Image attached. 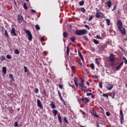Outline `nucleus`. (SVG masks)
<instances>
[{"mask_svg": "<svg viewBox=\"0 0 127 127\" xmlns=\"http://www.w3.org/2000/svg\"><path fill=\"white\" fill-rule=\"evenodd\" d=\"M117 26L118 30L120 31L122 35H126V34H127V32L126 31V29L123 27L122 20L119 19L117 21Z\"/></svg>", "mask_w": 127, "mask_h": 127, "instance_id": "obj_1", "label": "nucleus"}, {"mask_svg": "<svg viewBox=\"0 0 127 127\" xmlns=\"http://www.w3.org/2000/svg\"><path fill=\"white\" fill-rule=\"evenodd\" d=\"M75 33L76 35H85L88 33V31L86 29L78 30L75 31Z\"/></svg>", "mask_w": 127, "mask_h": 127, "instance_id": "obj_2", "label": "nucleus"}, {"mask_svg": "<svg viewBox=\"0 0 127 127\" xmlns=\"http://www.w3.org/2000/svg\"><path fill=\"white\" fill-rule=\"evenodd\" d=\"M96 12L95 13V16L97 18H100V17H104V13H103L100 10L97 8L96 9Z\"/></svg>", "mask_w": 127, "mask_h": 127, "instance_id": "obj_3", "label": "nucleus"}, {"mask_svg": "<svg viewBox=\"0 0 127 127\" xmlns=\"http://www.w3.org/2000/svg\"><path fill=\"white\" fill-rule=\"evenodd\" d=\"M25 32L26 33L28 36V40H29V41H32V34H31V32H30L29 30H25Z\"/></svg>", "mask_w": 127, "mask_h": 127, "instance_id": "obj_4", "label": "nucleus"}, {"mask_svg": "<svg viewBox=\"0 0 127 127\" xmlns=\"http://www.w3.org/2000/svg\"><path fill=\"white\" fill-rule=\"evenodd\" d=\"M79 86L80 87V89L82 91H86V89H84V87L85 85L84 84V80L83 79H81L80 82L79 83Z\"/></svg>", "mask_w": 127, "mask_h": 127, "instance_id": "obj_5", "label": "nucleus"}, {"mask_svg": "<svg viewBox=\"0 0 127 127\" xmlns=\"http://www.w3.org/2000/svg\"><path fill=\"white\" fill-rule=\"evenodd\" d=\"M90 112L91 113V115L95 117L96 118H98V119H101V117L99 116V115H97V112L95 110L91 109L90 110Z\"/></svg>", "mask_w": 127, "mask_h": 127, "instance_id": "obj_6", "label": "nucleus"}, {"mask_svg": "<svg viewBox=\"0 0 127 127\" xmlns=\"http://www.w3.org/2000/svg\"><path fill=\"white\" fill-rule=\"evenodd\" d=\"M23 16L21 15V14H19L18 15L17 21H18L19 23H21L22 21H23Z\"/></svg>", "mask_w": 127, "mask_h": 127, "instance_id": "obj_7", "label": "nucleus"}, {"mask_svg": "<svg viewBox=\"0 0 127 127\" xmlns=\"http://www.w3.org/2000/svg\"><path fill=\"white\" fill-rule=\"evenodd\" d=\"M106 47H107V45L103 44H101L99 46L98 51H103V50H104V49H105V48H106Z\"/></svg>", "mask_w": 127, "mask_h": 127, "instance_id": "obj_8", "label": "nucleus"}, {"mask_svg": "<svg viewBox=\"0 0 127 127\" xmlns=\"http://www.w3.org/2000/svg\"><path fill=\"white\" fill-rule=\"evenodd\" d=\"M115 59H116L115 58V55L111 54L109 57V61H110V62H114V61H115Z\"/></svg>", "mask_w": 127, "mask_h": 127, "instance_id": "obj_9", "label": "nucleus"}, {"mask_svg": "<svg viewBox=\"0 0 127 127\" xmlns=\"http://www.w3.org/2000/svg\"><path fill=\"white\" fill-rule=\"evenodd\" d=\"M73 81L74 83V85H75V87L76 88H78V86H79V84H78V78L76 77H74L73 79Z\"/></svg>", "mask_w": 127, "mask_h": 127, "instance_id": "obj_10", "label": "nucleus"}, {"mask_svg": "<svg viewBox=\"0 0 127 127\" xmlns=\"http://www.w3.org/2000/svg\"><path fill=\"white\" fill-rule=\"evenodd\" d=\"M37 106L40 108V109H43V106H42V104H41V102L40 101V100L37 99Z\"/></svg>", "mask_w": 127, "mask_h": 127, "instance_id": "obj_11", "label": "nucleus"}, {"mask_svg": "<svg viewBox=\"0 0 127 127\" xmlns=\"http://www.w3.org/2000/svg\"><path fill=\"white\" fill-rule=\"evenodd\" d=\"M114 85H113V84H107V86H106V89H107V90H111L112 88H113Z\"/></svg>", "mask_w": 127, "mask_h": 127, "instance_id": "obj_12", "label": "nucleus"}, {"mask_svg": "<svg viewBox=\"0 0 127 127\" xmlns=\"http://www.w3.org/2000/svg\"><path fill=\"white\" fill-rule=\"evenodd\" d=\"M11 34H13V36H17L16 33H15V28H11Z\"/></svg>", "mask_w": 127, "mask_h": 127, "instance_id": "obj_13", "label": "nucleus"}, {"mask_svg": "<svg viewBox=\"0 0 127 127\" xmlns=\"http://www.w3.org/2000/svg\"><path fill=\"white\" fill-rule=\"evenodd\" d=\"M82 101L83 103H84V104H88L89 103V98L85 97L84 98H82Z\"/></svg>", "mask_w": 127, "mask_h": 127, "instance_id": "obj_14", "label": "nucleus"}, {"mask_svg": "<svg viewBox=\"0 0 127 127\" xmlns=\"http://www.w3.org/2000/svg\"><path fill=\"white\" fill-rule=\"evenodd\" d=\"M123 66H124V62H122L121 63H120L119 64V65L116 67V70H119L121 69V68H122V67H123Z\"/></svg>", "mask_w": 127, "mask_h": 127, "instance_id": "obj_15", "label": "nucleus"}, {"mask_svg": "<svg viewBox=\"0 0 127 127\" xmlns=\"http://www.w3.org/2000/svg\"><path fill=\"white\" fill-rule=\"evenodd\" d=\"M109 96L112 97V99H115V96H116V92L115 91H112L109 93Z\"/></svg>", "mask_w": 127, "mask_h": 127, "instance_id": "obj_16", "label": "nucleus"}, {"mask_svg": "<svg viewBox=\"0 0 127 127\" xmlns=\"http://www.w3.org/2000/svg\"><path fill=\"white\" fill-rule=\"evenodd\" d=\"M78 56L81 59L82 61H84V58H83V56H82V53L80 50H78Z\"/></svg>", "mask_w": 127, "mask_h": 127, "instance_id": "obj_17", "label": "nucleus"}, {"mask_svg": "<svg viewBox=\"0 0 127 127\" xmlns=\"http://www.w3.org/2000/svg\"><path fill=\"white\" fill-rule=\"evenodd\" d=\"M78 10L79 11H81V12H83V13H85V12H86V9H85V8L84 7L79 8Z\"/></svg>", "mask_w": 127, "mask_h": 127, "instance_id": "obj_18", "label": "nucleus"}, {"mask_svg": "<svg viewBox=\"0 0 127 127\" xmlns=\"http://www.w3.org/2000/svg\"><path fill=\"white\" fill-rule=\"evenodd\" d=\"M2 72L3 73V74L5 75V74H6V67L3 66L2 68Z\"/></svg>", "mask_w": 127, "mask_h": 127, "instance_id": "obj_19", "label": "nucleus"}, {"mask_svg": "<svg viewBox=\"0 0 127 127\" xmlns=\"http://www.w3.org/2000/svg\"><path fill=\"white\" fill-rule=\"evenodd\" d=\"M107 6L109 8H110V7L112 6V1L111 0H108L107 2Z\"/></svg>", "mask_w": 127, "mask_h": 127, "instance_id": "obj_20", "label": "nucleus"}, {"mask_svg": "<svg viewBox=\"0 0 127 127\" xmlns=\"http://www.w3.org/2000/svg\"><path fill=\"white\" fill-rule=\"evenodd\" d=\"M58 120H59L60 124H62V118L61 117V115L58 114Z\"/></svg>", "mask_w": 127, "mask_h": 127, "instance_id": "obj_21", "label": "nucleus"}, {"mask_svg": "<svg viewBox=\"0 0 127 127\" xmlns=\"http://www.w3.org/2000/svg\"><path fill=\"white\" fill-rule=\"evenodd\" d=\"M50 106L52 109H55V108H56V106L54 105V103H53V101H51V103Z\"/></svg>", "mask_w": 127, "mask_h": 127, "instance_id": "obj_22", "label": "nucleus"}, {"mask_svg": "<svg viewBox=\"0 0 127 127\" xmlns=\"http://www.w3.org/2000/svg\"><path fill=\"white\" fill-rule=\"evenodd\" d=\"M53 114H54V116H56L57 114H58V111L56 109L53 110Z\"/></svg>", "mask_w": 127, "mask_h": 127, "instance_id": "obj_23", "label": "nucleus"}, {"mask_svg": "<svg viewBox=\"0 0 127 127\" xmlns=\"http://www.w3.org/2000/svg\"><path fill=\"white\" fill-rule=\"evenodd\" d=\"M9 78L10 79L11 82L12 81H14V78H13V75H12V74H10L9 75Z\"/></svg>", "mask_w": 127, "mask_h": 127, "instance_id": "obj_24", "label": "nucleus"}, {"mask_svg": "<svg viewBox=\"0 0 127 127\" xmlns=\"http://www.w3.org/2000/svg\"><path fill=\"white\" fill-rule=\"evenodd\" d=\"M70 53V49L69 48V47H67L66 48V55L67 56H69V54Z\"/></svg>", "mask_w": 127, "mask_h": 127, "instance_id": "obj_25", "label": "nucleus"}, {"mask_svg": "<svg viewBox=\"0 0 127 127\" xmlns=\"http://www.w3.org/2000/svg\"><path fill=\"white\" fill-rule=\"evenodd\" d=\"M23 8H24V9H25V10H27V9H28V7L26 5V3H23Z\"/></svg>", "mask_w": 127, "mask_h": 127, "instance_id": "obj_26", "label": "nucleus"}, {"mask_svg": "<svg viewBox=\"0 0 127 127\" xmlns=\"http://www.w3.org/2000/svg\"><path fill=\"white\" fill-rule=\"evenodd\" d=\"M120 123L121 125H123L125 123V120L124 119V117L121 118Z\"/></svg>", "mask_w": 127, "mask_h": 127, "instance_id": "obj_27", "label": "nucleus"}, {"mask_svg": "<svg viewBox=\"0 0 127 127\" xmlns=\"http://www.w3.org/2000/svg\"><path fill=\"white\" fill-rule=\"evenodd\" d=\"M63 36L64 37V38H66V37H67V36H68V33L67 32H64Z\"/></svg>", "mask_w": 127, "mask_h": 127, "instance_id": "obj_28", "label": "nucleus"}, {"mask_svg": "<svg viewBox=\"0 0 127 127\" xmlns=\"http://www.w3.org/2000/svg\"><path fill=\"white\" fill-rule=\"evenodd\" d=\"M4 35L6 37H9V36H8V33L7 32V31L6 30H4Z\"/></svg>", "mask_w": 127, "mask_h": 127, "instance_id": "obj_29", "label": "nucleus"}, {"mask_svg": "<svg viewBox=\"0 0 127 127\" xmlns=\"http://www.w3.org/2000/svg\"><path fill=\"white\" fill-rule=\"evenodd\" d=\"M0 61H4V60H5V57L4 56H1L0 57Z\"/></svg>", "mask_w": 127, "mask_h": 127, "instance_id": "obj_30", "label": "nucleus"}, {"mask_svg": "<svg viewBox=\"0 0 127 127\" xmlns=\"http://www.w3.org/2000/svg\"><path fill=\"white\" fill-rule=\"evenodd\" d=\"M105 20L107 22V25H108V26H109L110 23H111V20H110L109 19H106Z\"/></svg>", "mask_w": 127, "mask_h": 127, "instance_id": "obj_31", "label": "nucleus"}, {"mask_svg": "<svg viewBox=\"0 0 127 127\" xmlns=\"http://www.w3.org/2000/svg\"><path fill=\"white\" fill-rule=\"evenodd\" d=\"M79 3L80 6H83V5H84V3H85V2H84V0L79 1Z\"/></svg>", "mask_w": 127, "mask_h": 127, "instance_id": "obj_32", "label": "nucleus"}, {"mask_svg": "<svg viewBox=\"0 0 127 127\" xmlns=\"http://www.w3.org/2000/svg\"><path fill=\"white\" fill-rule=\"evenodd\" d=\"M64 122L66 123V124H69V122H68V120H67V118H66V117L64 118Z\"/></svg>", "mask_w": 127, "mask_h": 127, "instance_id": "obj_33", "label": "nucleus"}, {"mask_svg": "<svg viewBox=\"0 0 127 127\" xmlns=\"http://www.w3.org/2000/svg\"><path fill=\"white\" fill-rule=\"evenodd\" d=\"M90 67L92 70H95V65H94V64H90Z\"/></svg>", "mask_w": 127, "mask_h": 127, "instance_id": "obj_34", "label": "nucleus"}, {"mask_svg": "<svg viewBox=\"0 0 127 127\" xmlns=\"http://www.w3.org/2000/svg\"><path fill=\"white\" fill-rule=\"evenodd\" d=\"M70 40L73 43L75 42V40H76V38L75 37H72L70 38Z\"/></svg>", "mask_w": 127, "mask_h": 127, "instance_id": "obj_35", "label": "nucleus"}, {"mask_svg": "<svg viewBox=\"0 0 127 127\" xmlns=\"http://www.w3.org/2000/svg\"><path fill=\"white\" fill-rule=\"evenodd\" d=\"M35 28L37 30H40V27L38 25V24L36 25Z\"/></svg>", "mask_w": 127, "mask_h": 127, "instance_id": "obj_36", "label": "nucleus"}, {"mask_svg": "<svg viewBox=\"0 0 127 127\" xmlns=\"http://www.w3.org/2000/svg\"><path fill=\"white\" fill-rule=\"evenodd\" d=\"M102 96H103V97H105V98H107V99H108V100H109V96H108V95H107V94L103 93Z\"/></svg>", "mask_w": 127, "mask_h": 127, "instance_id": "obj_37", "label": "nucleus"}, {"mask_svg": "<svg viewBox=\"0 0 127 127\" xmlns=\"http://www.w3.org/2000/svg\"><path fill=\"white\" fill-rule=\"evenodd\" d=\"M93 42L94 44H96V45L99 44V41L96 39L93 40Z\"/></svg>", "mask_w": 127, "mask_h": 127, "instance_id": "obj_38", "label": "nucleus"}, {"mask_svg": "<svg viewBox=\"0 0 127 127\" xmlns=\"http://www.w3.org/2000/svg\"><path fill=\"white\" fill-rule=\"evenodd\" d=\"M99 86L100 89H102V88H103V83L100 81L99 83Z\"/></svg>", "mask_w": 127, "mask_h": 127, "instance_id": "obj_39", "label": "nucleus"}, {"mask_svg": "<svg viewBox=\"0 0 127 127\" xmlns=\"http://www.w3.org/2000/svg\"><path fill=\"white\" fill-rule=\"evenodd\" d=\"M24 72L25 73H26L27 72H28V69H27V67L24 66Z\"/></svg>", "mask_w": 127, "mask_h": 127, "instance_id": "obj_40", "label": "nucleus"}, {"mask_svg": "<svg viewBox=\"0 0 127 127\" xmlns=\"http://www.w3.org/2000/svg\"><path fill=\"white\" fill-rule=\"evenodd\" d=\"M123 60H125L124 63H125L126 65H127V58H126V57H123Z\"/></svg>", "mask_w": 127, "mask_h": 127, "instance_id": "obj_41", "label": "nucleus"}, {"mask_svg": "<svg viewBox=\"0 0 127 127\" xmlns=\"http://www.w3.org/2000/svg\"><path fill=\"white\" fill-rule=\"evenodd\" d=\"M7 59H11V56L10 55H7L6 56Z\"/></svg>", "mask_w": 127, "mask_h": 127, "instance_id": "obj_42", "label": "nucleus"}, {"mask_svg": "<svg viewBox=\"0 0 127 127\" xmlns=\"http://www.w3.org/2000/svg\"><path fill=\"white\" fill-rule=\"evenodd\" d=\"M14 53L15 54H19V51H18V50H15V51H14Z\"/></svg>", "mask_w": 127, "mask_h": 127, "instance_id": "obj_43", "label": "nucleus"}, {"mask_svg": "<svg viewBox=\"0 0 127 127\" xmlns=\"http://www.w3.org/2000/svg\"><path fill=\"white\" fill-rule=\"evenodd\" d=\"M120 115L121 116V117H124V114L122 109L120 110Z\"/></svg>", "mask_w": 127, "mask_h": 127, "instance_id": "obj_44", "label": "nucleus"}, {"mask_svg": "<svg viewBox=\"0 0 127 127\" xmlns=\"http://www.w3.org/2000/svg\"><path fill=\"white\" fill-rule=\"evenodd\" d=\"M85 28H87L88 30H90V27L88 25H84Z\"/></svg>", "mask_w": 127, "mask_h": 127, "instance_id": "obj_45", "label": "nucleus"}, {"mask_svg": "<svg viewBox=\"0 0 127 127\" xmlns=\"http://www.w3.org/2000/svg\"><path fill=\"white\" fill-rule=\"evenodd\" d=\"M35 93H36V94H38V92H39V90L38 89V88H36L34 90Z\"/></svg>", "mask_w": 127, "mask_h": 127, "instance_id": "obj_46", "label": "nucleus"}, {"mask_svg": "<svg viewBox=\"0 0 127 127\" xmlns=\"http://www.w3.org/2000/svg\"><path fill=\"white\" fill-rule=\"evenodd\" d=\"M43 93L44 94L46 97H48V95H47V94H46V91L45 90V89L43 90Z\"/></svg>", "mask_w": 127, "mask_h": 127, "instance_id": "obj_47", "label": "nucleus"}, {"mask_svg": "<svg viewBox=\"0 0 127 127\" xmlns=\"http://www.w3.org/2000/svg\"><path fill=\"white\" fill-rule=\"evenodd\" d=\"M93 17H94V16L93 15H91L90 17L88 18V21H91Z\"/></svg>", "mask_w": 127, "mask_h": 127, "instance_id": "obj_48", "label": "nucleus"}, {"mask_svg": "<svg viewBox=\"0 0 127 127\" xmlns=\"http://www.w3.org/2000/svg\"><path fill=\"white\" fill-rule=\"evenodd\" d=\"M59 97H62V95H61V92H60V90H58V91Z\"/></svg>", "mask_w": 127, "mask_h": 127, "instance_id": "obj_49", "label": "nucleus"}, {"mask_svg": "<svg viewBox=\"0 0 127 127\" xmlns=\"http://www.w3.org/2000/svg\"><path fill=\"white\" fill-rule=\"evenodd\" d=\"M95 63L97 65H100V63H99V62H98V60H97V59H96V60H95Z\"/></svg>", "mask_w": 127, "mask_h": 127, "instance_id": "obj_50", "label": "nucleus"}, {"mask_svg": "<svg viewBox=\"0 0 127 127\" xmlns=\"http://www.w3.org/2000/svg\"><path fill=\"white\" fill-rule=\"evenodd\" d=\"M59 87L60 88V89H63V85L62 84H59Z\"/></svg>", "mask_w": 127, "mask_h": 127, "instance_id": "obj_51", "label": "nucleus"}, {"mask_svg": "<svg viewBox=\"0 0 127 127\" xmlns=\"http://www.w3.org/2000/svg\"><path fill=\"white\" fill-rule=\"evenodd\" d=\"M14 127H18V123H17V122H15V123H14Z\"/></svg>", "mask_w": 127, "mask_h": 127, "instance_id": "obj_52", "label": "nucleus"}, {"mask_svg": "<svg viewBox=\"0 0 127 127\" xmlns=\"http://www.w3.org/2000/svg\"><path fill=\"white\" fill-rule=\"evenodd\" d=\"M31 12H34V13H36V14H37V12H36V11L33 10V9H31Z\"/></svg>", "mask_w": 127, "mask_h": 127, "instance_id": "obj_53", "label": "nucleus"}, {"mask_svg": "<svg viewBox=\"0 0 127 127\" xmlns=\"http://www.w3.org/2000/svg\"><path fill=\"white\" fill-rule=\"evenodd\" d=\"M93 77L95 78V79H99V76L97 75H94Z\"/></svg>", "mask_w": 127, "mask_h": 127, "instance_id": "obj_54", "label": "nucleus"}, {"mask_svg": "<svg viewBox=\"0 0 127 127\" xmlns=\"http://www.w3.org/2000/svg\"><path fill=\"white\" fill-rule=\"evenodd\" d=\"M96 38H98V39L102 40V38L101 37V36H100V35H97L96 36Z\"/></svg>", "mask_w": 127, "mask_h": 127, "instance_id": "obj_55", "label": "nucleus"}, {"mask_svg": "<svg viewBox=\"0 0 127 127\" xmlns=\"http://www.w3.org/2000/svg\"><path fill=\"white\" fill-rule=\"evenodd\" d=\"M106 116H107V117H110V116H111V114H110L109 112H107L106 113Z\"/></svg>", "mask_w": 127, "mask_h": 127, "instance_id": "obj_56", "label": "nucleus"}, {"mask_svg": "<svg viewBox=\"0 0 127 127\" xmlns=\"http://www.w3.org/2000/svg\"><path fill=\"white\" fill-rule=\"evenodd\" d=\"M117 8V5H114L113 7V8L112 9V11H114V10H115V9H116Z\"/></svg>", "mask_w": 127, "mask_h": 127, "instance_id": "obj_57", "label": "nucleus"}, {"mask_svg": "<svg viewBox=\"0 0 127 127\" xmlns=\"http://www.w3.org/2000/svg\"><path fill=\"white\" fill-rule=\"evenodd\" d=\"M71 70L73 73L75 72V69H74V66H71Z\"/></svg>", "mask_w": 127, "mask_h": 127, "instance_id": "obj_58", "label": "nucleus"}, {"mask_svg": "<svg viewBox=\"0 0 127 127\" xmlns=\"http://www.w3.org/2000/svg\"><path fill=\"white\" fill-rule=\"evenodd\" d=\"M93 94L92 93H88L87 94V96H92Z\"/></svg>", "mask_w": 127, "mask_h": 127, "instance_id": "obj_59", "label": "nucleus"}, {"mask_svg": "<svg viewBox=\"0 0 127 127\" xmlns=\"http://www.w3.org/2000/svg\"><path fill=\"white\" fill-rule=\"evenodd\" d=\"M40 40L41 42H43V41H44V38H41Z\"/></svg>", "mask_w": 127, "mask_h": 127, "instance_id": "obj_60", "label": "nucleus"}, {"mask_svg": "<svg viewBox=\"0 0 127 127\" xmlns=\"http://www.w3.org/2000/svg\"><path fill=\"white\" fill-rule=\"evenodd\" d=\"M90 91V88L87 89L86 90H85L84 92H85V93H86V92H89Z\"/></svg>", "mask_w": 127, "mask_h": 127, "instance_id": "obj_61", "label": "nucleus"}, {"mask_svg": "<svg viewBox=\"0 0 127 127\" xmlns=\"http://www.w3.org/2000/svg\"><path fill=\"white\" fill-rule=\"evenodd\" d=\"M62 102H63L64 105V106H67V104H66V102H65V100H64V101H63Z\"/></svg>", "mask_w": 127, "mask_h": 127, "instance_id": "obj_62", "label": "nucleus"}, {"mask_svg": "<svg viewBox=\"0 0 127 127\" xmlns=\"http://www.w3.org/2000/svg\"><path fill=\"white\" fill-rule=\"evenodd\" d=\"M60 99H61V101H64V99H63V98L62 97V96H61V97H60Z\"/></svg>", "mask_w": 127, "mask_h": 127, "instance_id": "obj_63", "label": "nucleus"}, {"mask_svg": "<svg viewBox=\"0 0 127 127\" xmlns=\"http://www.w3.org/2000/svg\"><path fill=\"white\" fill-rule=\"evenodd\" d=\"M91 98H92V99H95V96H94L93 94L91 95Z\"/></svg>", "mask_w": 127, "mask_h": 127, "instance_id": "obj_64", "label": "nucleus"}]
</instances>
